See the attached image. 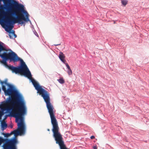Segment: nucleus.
I'll use <instances>...</instances> for the list:
<instances>
[{
  "mask_svg": "<svg viewBox=\"0 0 149 149\" xmlns=\"http://www.w3.org/2000/svg\"><path fill=\"white\" fill-rule=\"evenodd\" d=\"M90 138L91 139H93L95 138V136H92Z\"/></svg>",
  "mask_w": 149,
  "mask_h": 149,
  "instance_id": "obj_14",
  "label": "nucleus"
},
{
  "mask_svg": "<svg viewBox=\"0 0 149 149\" xmlns=\"http://www.w3.org/2000/svg\"><path fill=\"white\" fill-rule=\"evenodd\" d=\"M0 83L2 85V89L6 96H9V97L13 98L14 100H19L25 103L22 97L19 94L14 86L7 83V79H6L4 81L0 80Z\"/></svg>",
  "mask_w": 149,
  "mask_h": 149,
  "instance_id": "obj_5",
  "label": "nucleus"
},
{
  "mask_svg": "<svg viewBox=\"0 0 149 149\" xmlns=\"http://www.w3.org/2000/svg\"><path fill=\"white\" fill-rule=\"evenodd\" d=\"M10 116V115H6L5 116V119H6V118L8 116Z\"/></svg>",
  "mask_w": 149,
  "mask_h": 149,
  "instance_id": "obj_15",
  "label": "nucleus"
},
{
  "mask_svg": "<svg viewBox=\"0 0 149 149\" xmlns=\"http://www.w3.org/2000/svg\"><path fill=\"white\" fill-rule=\"evenodd\" d=\"M5 141V139H3L1 137H0V146L1 145L2 143Z\"/></svg>",
  "mask_w": 149,
  "mask_h": 149,
  "instance_id": "obj_13",
  "label": "nucleus"
},
{
  "mask_svg": "<svg viewBox=\"0 0 149 149\" xmlns=\"http://www.w3.org/2000/svg\"><path fill=\"white\" fill-rule=\"evenodd\" d=\"M1 126L3 130L6 129L7 127V125L4 121H2L1 123Z\"/></svg>",
  "mask_w": 149,
  "mask_h": 149,
  "instance_id": "obj_9",
  "label": "nucleus"
},
{
  "mask_svg": "<svg viewBox=\"0 0 149 149\" xmlns=\"http://www.w3.org/2000/svg\"><path fill=\"white\" fill-rule=\"evenodd\" d=\"M60 45V44L56 45H55L57 46V45Z\"/></svg>",
  "mask_w": 149,
  "mask_h": 149,
  "instance_id": "obj_21",
  "label": "nucleus"
},
{
  "mask_svg": "<svg viewBox=\"0 0 149 149\" xmlns=\"http://www.w3.org/2000/svg\"><path fill=\"white\" fill-rule=\"evenodd\" d=\"M65 65L68 69V70L67 72L68 75H72V72L69 65L67 63H65Z\"/></svg>",
  "mask_w": 149,
  "mask_h": 149,
  "instance_id": "obj_8",
  "label": "nucleus"
},
{
  "mask_svg": "<svg viewBox=\"0 0 149 149\" xmlns=\"http://www.w3.org/2000/svg\"><path fill=\"white\" fill-rule=\"evenodd\" d=\"M21 109L19 112L13 113V117L15 118L18 128L17 130L11 132L10 134H14L15 136L24 134L26 131L24 116L26 113V106L23 109ZM7 140V141L3 146V149H17L16 145L18 143V141L15 136L12 139Z\"/></svg>",
  "mask_w": 149,
  "mask_h": 149,
  "instance_id": "obj_3",
  "label": "nucleus"
},
{
  "mask_svg": "<svg viewBox=\"0 0 149 149\" xmlns=\"http://www.w3.org/2000/svg\"><path fill=\"white\" fill-rule=\"evenodd\" d=\"M1 88H0V92H1Z\"/></svg>",
  "mask_w": 149,
  "mask_h": 149,
  "instance_id": "obj_20",
  "label": "nucleus"
},
{
  "mask_svg": "<svg viewBox=\"0 0 149 149\" xmlns=\"http://www.w3.org/2000/svg\"><path fill=\"white\" fill-rule=\"evenodd\" d=\"M4 3H9L11 2H14L13 6L14 9L13 11V14L17 16L16 17H10L9 13L4 10V7L2 5L0 6V18H4L5 23L4 27L5 30L7 32L11 33L13 35L15 34V31L11 30L14 27L13 24L18 23L21 24L25 25V22L30 21L29 19V15L26 11L25 10L24 5L19 4L14 0H3Z\"/></svg>",
  "mask_w": 149,
  "mask_h": 149,
  "instance_id": "obj_1",
  "label": "nucleus"
},
{
  "mask_svg": "<svg viewBox=\"0 0 149 149\" xmlns=\"http://www.w3.org/2000/svg\"><path fill=\"white\" fill-rule=\"evenodd\" d=\"M121 3L123 5L125 6L127 3V0H121Z\"/></svg>",
  "mask_w": 149,
  "mask_h": 149,
  "instance_id": "obj_11",
  "label": "nucleus"
},
{
  "mask_svg": "<svg viewBox=\"0 0 149 149\" xmlns=\"http://www.w3.org/2000/svg\"><path fill=\"white\" fill-rule=\"evenodd\" d=\"M58 56L60 60L65 64L66 63V61L65 60V56L63 53L60 52Z\"/></svg>",
  "mask_w": 149,
  "mask_h": 149,
  "instance_id": "obj_7",
  "label": "nucleus"
},
{
  "mask_svg": "<svg viewBox=\"0 0 149 149\" xmlns=\"http://www.w3.org/2000/svg\"><path fill=\"white\" fill-rule=\"evenodd\" d=\"M47 131H50V130L49 129H47Z\"/></svg>",
  "mask_w": 149,
  "mask_h": 149,
  "instance_id": "obj_19",
  "label": "nucleus"
},
{
  "mask_svg": "<svg viewBox=\"0 0 149 149\" xmlns=\"http://www.w3.org/2000/svg\"><path fill=\"white\" fill-rule=\"evenodd\" d=\"M57 81L61 84H63L65 82V81L63 77H61L59 79H57Z\"/></svg>",
  "mask_w": 149,
  "mask_h": 149,
  "instance_id": "obj_10",
  "label": "nucleus"
},
{
  "mask_svg": "<svg viewBox=\"0 0 149 149\" xmlns=\"http://www.w3.org/2000/svg\"><path fill=\"white\" fill-rule=\"evenodd\" d=\"M6 51L5 48L1 45L0 42V57L3 59L6 60H10L14 62H17L20 61L21 63H24L22 59L19 58L15 53L11 51V52L7 53V52H4L2 54H1L2 51Z\"/></svg>",
  "mask_w": 149,
  "mask_h": 149,
  "instance_id": "obj_6",
  "label": "nucleus"
},
{
  "mask_svg": "<svg viewBox=\"0 0 149 149\" xmlns=\"http://www.w3.org/2000/svg\"><path fill=\"white\" fill-rule=\"evenodd\" d=\"M14 100L13 98L8 97L6 100L1 102L0 104V119L5 113H9L12 111L11 116L13 117V113L19 112L21 109H23L26 106L25 103L19 100Z\"/></svg>",
  "mask_w": 149,
  "mask_h": 149,
  "instance_id": "obj_4",
  "label": "nucleus"
},
{
  "mask_svg": "<svg viewBox=\"0 0 149 149\" xmlns=\"http://www.w3.org/2000/svg\"><path fill=\"white\" fill-rule=\"evenodd\" d=\"M93 148V149H97V147L95 146H94Z\"/></svg>",
  "mask_w": 149,
  "mask_h": 149,
  "instance_id": "obj_18",
  "label": "nucleus"
},
{
  "mask_svg": "<svg viewBox=\"0 0 149 149\" xmlns=\"http://www.w3.org/2000/svg\"><path fill=\"white\" fill-rule=\"evenodd\" d=\"M9 36L10 37V38H12V36H11V35L10 34H9Z\"/></svg>",
  "mask_w": 149,
  "mask_h": 149,
  "instance_id": "obj_17",
  "label": "nucleus"
},
{
  "mask_svg": "<svg viewBox=\"0 0 149 149\" xmlns=\"http://www.w3.org/2000/svg\"><path fill=\"white\" fill-rule=\"evenodd\" d=\"M14 35V38H16L17 37V35L15 34H14L13 35Z\"/></svg>",
  "mask_w": 149,
  "mask_h": 149,
  "instance_id": "obj_16",
  "label": "nucleus"
},
{
  "mask_svg": "<svg viewBox=\"0 0 149 149\" xmlns=\"http://www.w3.org/2000/svg\"><path fill=\"white\" fill-rule=\"evenodd\" d=\"M3 134L4 135V137H8L9 136H10V135H11V134H10H10L9 133H3Z\"/></svg>",
  "mask_w": 149,
  "mask_h": 149,
  "instance_id": "obj_12",
  "label": "nucleus"
},
{
  "mask_svg": "<svg viewBox=\"0 0 149 149\" xmlns=\"http://www.w3.org/2000/svg\"><path fill=\"white\" fill-rule=\"evenodd\" d=\"M8 60L3 59L0 61V62L3 64L6 67L12 71L13 73L16 74H20L24 75L31 79L35 89L37 91V93L43 97L46 104V107L48 110L51 119V122H57L54 113V108L50 102L49 94L45 90L42 88L34 79L32 78L31 73L25 63H21V66L17 67L13 65H8L6 61Z\"/></svg>",
  "mask_w": 149,
  "mask_h": 149,
  "instance_id": "obj_2",
  "label": "nucleus"
}]
</instances>
